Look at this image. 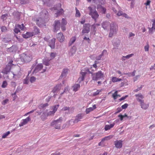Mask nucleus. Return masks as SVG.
Instances as JSON below:
<instances>
[{
	"instance_id": "1",
	"label": "nucleus",
	"mask_w": 155,
	"mask_h": 155,
	"mask_svg": "<svg viewBox=\"0 0 155 155\" xmlns=\"http://www.w3.org/2000/svg\"><path fill=\"white\" fill-rule=\"evenodd\" d=\"M87 73L92 74V79L94 81H97L104 77V73L102 71H99L96 73H93L89 71L88 68H86L82 69L80 73L81 76L78 79L79 83L84 80L85 75Z\"/></svg>"
},
{
	"instance_id": "2",
	"label": "nucleus",
	"mask_w": 155,
	"mask_h": 155,
	"mask_svg": "<svg viewBox=\"0 0 155 155\" xmlns=\"http://www.w3.org/2000/svg\"><path fill=\"white\" fill-rule=\"evenodd\" d=\"M20 59L22 61L28 62L32 59V53L30 52L23 53L21 54Z\"/></svg>"
},
{
	"instance_id": "3",
	"label": "nucleus",
	"mask_w": 155,
	"mask_h": 155,
	"mask_svg": "<svg viewBox=\"0 0 155 155\" xmlns=\"http://www.w3.org/2000/svg\"><path fill=\"white\" fill-rule=\"evenodd\" d=\"M88 8L90 10L89 15H91L93 18L96 20L98 18L99 15L95 10V8L93 9L91 7H89Z\"/></svg>"
},
{
	"instance_id": "4",
	"label": "nucleus",
	"mask_w": 155,
	"mask_h": 155,
	"mask_svg": "<svg viewBox=\"0 0 155 155\" xmlns=\"http://www.w3.org/2000/svg\"><path fill=\"white\" fill-rule=\"evenodd\" d=\"M117 26L114 23L112 22L110 25V32L109 34V37H111L114 34L116 33L117 30Z\"/></svg>"
},
{
	"instance_id": "5",
	"label": "nucleus",
	"mask_w": 155,
	"mask_h": 155,
	"mask_svg": "<svg viewBox=\"0 0 155 155\" xmlns=\"http://www.w3.org/2000/svg\"><path fill=\"white\" fill-rule=\"evenodd\" d=\"M62 121V117H60L57 120L52 121L51 123V125L54 126L56 129H59L61 128V123Z\"/></svg>"
},
{
	"instance_id": "6",
	"label": "nucleus",
	"mask_w": 155,
	"mask_h": 155,
	"mask_svg": "<svg viewBox=\"0 0 155 155\" xmlns=\"http://www.w3.org/2000/svg\"><path fill=\"white\" fill-rule=\"evenodd\" d=\"M24 28V26L23 24L21 25H16L15 29L14 30V32L18 34V32H20V29L21 30H23Z\"/></svg>"
},
{
	"instance_id": "7",
	"label": "nucleus",
	"mask_w": 155,
	"mask_h": 155,
	"mask_svg": "<svg viewBox=\"0 0 155 155\" xmlns=\"http://www.w3.org/2000/svg\"><path fill=\"white\" fill-rule=\"evenodd\" d=\"M90 25L89 24H85L83 27L82 31V33L83 34L87 33L90 31Z\"/></svg>"
},
{
	"instance_id": "8",
	"label": "nucleus",
	"mask_w": 155,
	"mask_h": 155,
	"mask_svg": "<svg viewBox=\"0 0 155 155\" xmlns=\"http://www.w3.org/2000/svg\"><path fill=\"white\" fill-rule=\"evenodd\" d=\"M60 22L59 20H56L54 21V31H56L59 30L60 28Z\"/></svg>"
},
{
	"instance_id": "9",
	"label": "nucleus",
	"mask_w": 155,
	"mask_h": 155,
	"mask_svg": "<svg viewBox=\"0 0 155 155\" xmlns=\"http://www.w3.org/2000/svg\"><path fill=\"white\" fill-rule=\"evenodd\" d=\"M115 147L117 148H120L123 145V141L121 140H117L114 142Z\"/></svg>"
},
{
	"instance_id": "10",
	"label": "nucleus",
	"mask_w": 155,
	"mask_h": 155,
	"mask_svg": "<svg viewBox=\"0 0 155 155\" xmlns=\"http://www.w3.org/2000/svg\"><path fill=\"white\" fill-rule=\"evenodd\" d=\"M135 96L136 97L137 101L140 103L144 101L143 99L144 98V97L141 94L139 93L136 94Z\"/></svg>"
},
{
	"instance_id": "11",
	"label": "nucleus",
	"mask_w": 155,
	"mask_h": 155,
	"mask_svg": "<svg viewBox=\"0 0 155 155\" xmlns=\"http://www.w3.org/2000/svg\"><path fill=\"white\" fill-rule=\"evenodd\" d=\"M59 104L55 105L52 107V111H50L48 113V115H53L56 111L57 110L58 108L59 107Z\"/></svg>"
},
{
	"instance_id": "12",
	"label": "nucleus",
	"mask_w": 155,
	"mask_h": 155,
	"mask_svg": "<svg viewBox=\"0 0 155 155\" xmlns=\"http://www.w3.org/2000/svg\"><path fill=\"white\" fill-rule=\"evenodd\" d=\"M57 39L61 42H63L64 40V37L62 33H58L57 36Z\"/></svg>"
},
{
	"instance_id": "13",
	"label": "nucleus",
	"mask_w": 155,
	"mask_h": 155,
	"mask_svg": "<svg viewBox=\"0 0 155 155\" xmlns=\"http://www.w3.org/2000/svg\"><path fill=\"white\" fill-rule=\"evenodd\" d=\"M30 120V118L29 117H28L25 119H23L22 122L19 124V126L22 127L27 124Z\"/></svg>"
},
{
	"instance_id": "14",
	"label": "nucleus",
	"mask_w": 155,
	"mask_h": 155,
	"mask_svg": "<svg viewBox=\"0 0 155 155\" xmlns=\"http://www.w3.org/2000/svg\"><path fill=\"white\" fill-rule=\"evenodd\" d=\"M55 39L53 38L49 42L48 45L52 49H54L55 48Z\"/></svg>"
},
{
	"instance_id": "15",
	"label": "nucleus",
	"mask_w": 155,
	"mask_h": 155,
	"mask_svg": "<svg viewBox=\"0 0 155 155\" xmlns=\"http://www.w3.org/2000/svg\"><path fill=\"white\" fill-rule=\"evenodd\" d=\"M83 116L82 114H79L75 117L74 120V122L77 123L79 121H81V119L82 118Z\"/></svg>"
},
{
	"instance_id": "16",
	"label": "nucleus",
	"mask_w": 155,
	"mask_h": 155,
	"mask_svg": "<svg viewBox=\"0 0 155 155\" xmlns=\"http://www.w3.org/2000/svg\"><path fill=\"white\" fill-rule=\"evenodd\" d=\"M141 108L143 109H147L149 107V104L144 103V101L140 103Z\"/></svg>"
},
{
	"instance_id": "17",
	"label": "nucleus",
	"mask_w": 155,
	"mask_h": 155,
	"mask_svg": "<svg viewBox=\"0 0 155 155\" xmlns=\"http://www.w3.org/2000/svg\"><path fill=\"white\" fill-rule=\"evenodd\" d=\"M115 123H113L112 124H110V125H106L104 127V129L105 131L110 130L111 128H112L115 125Z\"/></svg>"
},
{
	"instance_id": "18",
	"label": "nucleus",
	"mask_w": 155,
	"mask_h": 155,
	"mask_svg": "<svg viewBox=\"0 0 155 155\" xmlns=\"http://www.w3.org/2000/svg\"><path fill=\"white\" fill-rule=\"evenodd\" d=\"M17 47L15 45H13L11 47L8 48V51L10 52H15L17 50Z\"/></svg>"
},
{
	"instance_id": "19",
	"label": "nucleus",
	"mask_w": 155,
	"mask_h": 155,
	"mask_svg": "<svg viewBox=\"0 0 155 155\" xmlns=\"http://www.w3.org/2000/svg\"><path fill=\"white\" fill-rule=\"evenodd\" d=\"M33 35L32 33L28 32L25 34H23L22 36L24 38H28L32 37Z\"/></svg>"
},
{
	"instance_id": "20",
	"label": "nucleus",
	"mask_w": 155,
	"mask_h": 155,
	"mask_svg": "<svg viewBox=\"0 0 155 155\" xmlns=\"http://www.w3.org/2000/svg\"><path fill=\"white\" fill-rule=\"evenodd\" d=\"M62 85L61 84H58L57 85L54 87L52 90V92L54 93L56 91H59L61 88Z\"/></svg>"
},
{
	"instance_id": "21",
	"label": "nucleus",
	"mask_w": 155,
	"mask_h": 155,
	"mask_svg": "<svg viewBox=\"0 0 155 155\" xmlns=\"http://www.w3.org/2000/svg\"><path fill=\"white\" fill-rule=\"evenodd\" d=\"M73 88V91L75 92L77 91L80 87V85L79 84H75L72 87Z\"/></svg>"
},
{
	"instance_id": "22",
	"label": "nucleus",
	"mask_w": 155,
	"mask_h": 155,
	"mask_svg": "<svg viewBox=\"0 0 155 155\" xmlns=\"http://www.w3.org/2000/svg\"><path fill=\"white\" fill-rule=\"evenodd\" d=\"M43 68V66L42 64H39L36 67L35 71L36 72L39 71L41 70Z\"/></svg>"
},
{
	"instance_id": "23",
	"label": "nucleus",
	"mask_w": 155,
	"mask_h": 155,
	"mask_svg": "<svg viewBox=\"0 0 155 155\" xmlns=\"http://www.w3.org/2000/svg\"><path fill=\"white\" fill-rule=\"evenodd\" d=\"M68 69H64L63 70V71L60 77H65L68 74Z\"/></svg>"
},
{
	"instance_id": "24",
	"label": "nucleus",
	"mask_w": 155,
	"mask_h": 155,
	"mask_svg": "<svg viewBox=\"0 0 155 155\" xmlns=\"http://www.w3.org/2000/svg\"><path fill=\"white\" fill-rule=\"evenodd\" d=\"M97 9H99L100 11L104 14L106 11V9L105 8L102 7L101 5H98L97 6Z\"/></svg>"
},
{
	"instance_id": "25",
	"label": "nucleus",
	"mask_w": 155,
	"mask_h": 155,
	"mask_svg": "<svg viewBox=\"0 0 155 155\" xmlns=\"http://www.w3.org/2000/svg\"><path fill=\"white\" fill-rule=\"evenodd\" d=\"M111 81L112 82L115 83L121 81H122V79L121 78H117L115 77H113L111 78Z\"/></svg>"
},
{
	"instance_id": "26",
	"label": "nucleus",
	"mask_w": 155,
	"mask_h": 155,
	"mask_svg": "<svg viewBox=\"0 0 155 155\" xmlns=\"http://www.w3.org/2000/svg\"><path fill=\"white\" fill-rule=\"evenodd\" d=\"M113 137V136L112 135H110L107 136H106L102 139L101 142H103L105 140H110Z\"/></svg>"
},
{
	"instance_id": "27",
	"label": "nucleus",
	"mask_w": 155,
	"mask_h": 155,
	"mask_svg": "<svg viewBox=\"0 0 155 155\" xmlns=\"http://www.w3.org/2000/svg\"><path fill=\"white\" fill-rule=\"evenodd\" d=\"M76 38L75 36L72 37L70 39V41L69 42V44L70 45H71L76 40Z\"/></svg>"
},
{
	"instance_id": "28",
	"label": "nucleus",
	"mask_w": 155,
	"mask_h": 155,
	"mask_svg": "<svg viewBox=\"0 0 155 155\" xmlns=\"http://www.w3.org/2000/svg\"><path fill=\"white\" fill-rule=\"evenodd\" d=\"M110 25V23L107 21H105L102 23V27L104 29H105Z\"/></svg>"
},
{
	"instance_id": "29",
	"label": "nucleus",
	"mask_w": 155,
	"mask_h": 155,
	"mask_svg": "<svg viewBox=\"0 0 155 155\" xmlns=\"http://www.w3.org/2000/svg\"><path fill=\"white\" fill-rule=\"evenodd\" d=\"M117 15L118 16H123L125 18H127V15L126 14L123 13L121 11L118 12L117 13Z\"/></svg>"
},
{
	"instance_id": "30",
	"label": "nucleus",
	"mask_w": 155,
	"mask_h": 155,
	"mask_svg": "<svg viewBox=\"0 0 155 155\" xmlns=\"http://www.w3.org/2000/svg\"><path fill=\"white\" fill-rule=\"evenodd\" d=\"M74 123H76L74 122V120L73 121V120H71L67 122V125L68 126H72Z\"/></svg>"
},
{
	"instance_id": "31",
	"label": "nucleus",
	"mask_w": 155,
	"mask_h": 155,
	"mask_svg": "<svg viewBox=\"0 0 155 155\" xmlns=\"http://www.w3.org/2000/svg\"><path fill=\"white\" fill-rule=\"evenodd\" d=\"M11 68V67L7 65L6 68L4 69V73L7 74L10 71Z\"/></svg>"
},
{
	"instance_id": "32",
	"label": "nucleus",
	"mask_w": 155,
	"mask_h": 155,
	"mask_svg": "<svg viewBox=\"0 0 155 155\" xmlns=\"http://www.w3.org/2000/svg\"><path fill=\"white\" fill-rule=\"evenodd\" d=\"M56 53L51 52L50 54V60L53 59L56 57Z\"/></svg>"
},
{
	"instance_id": "33",
	"label": "nucleus",
	"mask_w": 155,
	"mask_h": 155,
	"mask_svg": "<svg viewBox=\"0 0 155 155\" xmlns=\"http://www.w3.org/2000/svg\"><path fill=\"white\" fill-rule=\"evenodd\" d=\"M103 90L102 89H101V90H97L96 92L94 93L92 95L93 96H95L97 95H98L99 94L100 92H101Z\"/></svg>"
},
{
	"instance_id": "34",
	"label": "nucleus",
	"mask_w": 155,
	"mask_h": 155,
	"mask_svg": "<svg viewBox=\"0 0 155 155\" xmlns=\"http://www.w3.org/2000/svg\"><path fill=\"white\" fill-rule=\"evenodd\" d=\"M112 97L115 100L117 98L118 95L117 94V91H116L112 95Z\"/></svg>"
},
{
	"instance_id": "35",
	"label": "nucleus",
	"mask_w": 155,
	"mask_h": 155,
	"mask_svg": "<svg viewBox=\"0 0 155 155\" xmlns=\"http://www.w3.org/2000/svg\"><path fill=\"white\" fill-rule=\"evenodd\" d=\"M105 52H107V51L105 50H103V51L102 52V53L101 55H100L99 56L97 57L96 58V59L98 60H101L102 57L103 55V53H104Z\"/></svg>"
},
{
	"instance_id": "36",
	"label": "nucleus",
	"mask_w": 155,
	"mask_h": 155,
	"mask_svg": "<svg viewBox=\"0 0 155 155\" xmlns=\"http://www.w3.org/2000/svg\"><path fill=\"white\" fill-rule=\"evenodd\" d=\"M75 10L76 11V13L75 14V16L77 17H79L81 16V14L79 11L77 9L76 7L75 8Z\"/></svg>"
},
{
	"instance_id": "37",
	"label": "nucleus",
	"mask_w": 155,
	"mask_h": 155,
	"mask_svg": "<svg viewBox=\"0 0 155 155\" xmlns=\"http://www.w3.org/2000/svg\"><path fill=\"white\" fill-rule=\"evenodd\" d=\"M93 108L91 107H90L88 108H87L86 109V112L87 114H88L90 112L93 111Z\"/></svg>"
},
{
	"instance_id": "38",
	"label": "nucleus",
	"mask_w": 155,
	"mask_h": 155,
	"mask_svg": "<svg viewBox=\"0 0 155 155\" xmlns=\"http://www.w3.org/2000/svg\"><path fill=\"white\" fill-rule=\"evenodd\" d=\"M67 23V22L65 19L63 18L62 19V22L61 25H66Z\"/></svg>"
},
{
	"instance_id": "39",
	"label": "nucleus",
	"mask_w": 155,
	"mask_h": 155,
	"mask_svg": "<svg viewBox=\"0 0 155 155\" xmlns=\"http://www.w3.org/2000/svg\"><path fill=\"white\" fill-rule=\"evenodd\" d=\"M8 15L7 14L4 15H3L1 17V18L4 21L5 20H6L7 18V17Z\"/></svg>"
},
{
	"instance_id": "40",
	"label": "nucleus",
	"mask_w": 155,
	"mask_h": 155,
	"mask_svg": "<svg viewBox=\"0 0 155 155\" xmlns=\"http://www.w3.org/2000/svg\"><path fill=\"white\" fill-rule=\"evenodd\" d=\"M10 134V132L9 131H8L6 133H4L2 136V138H5Z\"/></svg>"
},
{
	"instance_id": "41",
	"label": "nucleus",
	"mask_w": 155,
	"mask_h": 155,
	"mask_svg": "<svg viewBox=\"0 0 155 155\" xmlns=\"http://www.w3.org/2000/svg\"><path fill=\"white\" fill-rule=\"evenodd\" d=\"M7 85L8 84L7 81H4L2 83V88H5L7 87Z\"/></svg>"
},
{
	"instance_id": "42",
	"label": "nucleus",
	"mask_w": 155,
	"mask_h": 155,
	"mask_svg": "<svg viewBox=\"0 0 155 155\" xmlns=\"http://www.w3.org/2000/svg\"><path fill=\"white\" fill-rule=\"evenodd\" d=\"M13 62V61L12 60H10L7 66L11 67L14 65V64H12Z\"/></svg>"
},
{
	"instance_id": "43",
	"label": "nucleus",
	"mask_w": 155,
	"mask_h": 155,
	"mask_svg": "<svg viewBox=\"0 0 155 155\" xmlns=\"http://www.w3.org/2000/svg\"><path fill=\"white\" fill-rule=\"evenodd\" d=\"M48 105V104L46 103L45 104H41L40 105V106L42 108H44Z\"/></svg>"
},
{
	"instance_id": "44",
	"label": "nucleus",
	"mask_w": 155,
	"mask_h": 155,
	"mask_svg": "<svg viewBox=\"0 0 155 155\" xmlns=\"http://www.w3.org/2000/svg\"><path fill=\"white\" fill-rule=\"evenodd\" d=\"M133 54H128L125 56H123V58H129L132 57L134 55Z\"/></svg>"
},
{
	"instance_id": "45",
	"label": "nucleus",
	"mask_w": 155,
	"mask_h": 155,
	"mask_svg": "<svg viewBox=\"0 0 155 155\" xmlns=\"http://www.w3.org/2000/svg\"><path fill=\"white\" fill-rule=\"evenodd\" d=\"M49 61H47L46 60H45L44 61L43 63V64L46 66H48L49 65V61Z\"/></svg>"
},
{
	"instance_id": "46",
	"label": "nucleus",
	"mask_w": 155,
	"mask_h": 155,
	"mask_svg": "<svg viewBox=\"0 0 155 155\" xmlns=\"http://www.w3.org/2000/svg\"><path fill=\"white\" fill-rule=\"evenodd\" d=\"M94 63V64L92 66L93 67L95 68V70H92L93 71H95L97 70V61H95Z\"/></svg>"
},
{
	"instance_id": "47",
	"label": "nucleus",
	"mask_w": 155,
	"mask_h": 155,
	"mask_svg": "<svg viewBox=\"0 0 155 155\" xmlns=\"http://www.w3.org/2000/svg\"><path fill=\"white\" fill-rule=\"evenodd\" d=\"M1 31L2 32H5L7 30V28L6 27L3 26L1 28Z\"/></svg>"
},
{
	"instance_id": "48",
	"label": "nucleus",
	"mask_w": 155,
	"mask_h": 155,
	"mask_svg": "<svg viewBox=\"0 0 155 155\" xmlns=\"http://www.w3.org/2000/svg\"><path fill=\"white\" fill-rule=\"evenodd\" d=\"M152 21L153 22L152 24V28H153V30H155V19L152 20Z\"/></svg>"
},
{
	"instance_id": "49",
	"label": "nucleus",
	"mask_w": 155,
	"mask_h": 155,
	"mask_svg": "<svg viewBox=\"0 0 155 155\" xmlns=\"http://www.w3.org/2000/svg\"><path fill=\"white\" fill-rule=\"evenodd\" d=\"M128 106V104H125L121 106V107L122 109H126Z\"/></svg>"
},
{
	"instance_id": "50",
	"label": "nucleus",
	"mask_w": 155,
	"mask_h": 155,
	"mask_svg": "<svg viewBox=\"0 0 155 155\" xmlns=\"http://www.w3.org/2000/svg\"><path fill=\"white\" fill-rule=\"evenodd\" d=\"M149 45H147L144 46V50L145 51H149Z\"/></svg>"
},
{
	"instance_id": "51",
	"label": "nucleus",
	"mask_w": 155,
	"mask_h": 155,
	"mask_svg": "<svg viewBox=\"0 0 155 155\" xmlns=\"http://www.w3.org/2000/svg\"><path fill=\"white\" fill-rule=\"evenodd\" d=\"M36 80L35 78L34 77H31L30 78V81L31 83L35 82Z\"/></svg>"
},
{
	"instance_id": "52",
	"label": "nucleus",
	"mask_w": 155,
	"mask_h": 155,
	"mask_svg": "<svg viewBox=\"0 0 155 155\" xmlns=\"http://www.w3.org/2000/svg\"><path fill=\"white\" fill-rule=\"evenodd\" d=\"M69 109H70V107H64L62 109V110H63V111H66V110H69Z\"/></svg>"
},
{
	"instance_id": "53",
	"label": "nucleus",
	"mask_w": 155,
	"mask_h": 155,
	"mask_svg": "<svg viewBox=\"0 0 155 155\" xmlns=\"http://www.w3.org/2000/svg\"><path fill=\"white\" fill-rule=\"evenodd\" d=\"M66 25H61V28L62 30L63 31H64L66 30Z\"/></svg>"
},
{
	"instance_id": "54",
	"label": "nucleus",
	"mask_w": 155,
	"mask_h": 155,
	"mask_svg": "<svg viewBox=\"0 0 155 155\" xmlns=\"http://www.w3.org/2000/svg\"><path fill=\"white\" fill-rule=\"evenodd\" d=\"M128 97L127 95H126L124 97H123L120 98L119 100L120 101H121L124 100L127 97Z\"/></svg>"
},
{
	"instance_id": "55",
	"label": "nucleus",
	"mask_w": 155,
	"mask_h": 155,
	"mask_svg": "<svg viewBox=\"0 0 155 155\" xmlns=\"http://www.w3.org/2000/svg\"><path fill=\"white\" fill-rule=\"evenodd\" d=\"M64 12V11H63V10L62 9H61L60 11L58 12L57 13V14L58 15H60L61 14H62Z\"/></svg>"
},
{
	"instance_id": "56",
	"label": "nucleus",
	"mask_w": 155,
	"mask_h": 155,
	"mask_svg": "<svg viewBox=\"0 0 155 155\" xmlns=\"http://www.w3.org/2000/svg\"><path fill=\"white\" fill-rule=\"evenodd\" d=\"M8 101V99H5L3 101L2 104L3 105H5Z\"/></svg>"
},
{
	"instance_id": "57",
	"label": "nucleus",
	"mask_w": 155,
	"mask_h": 155,
	"mask_svg": "<svg viewBox=\"0 0 155 155\" xmlns=\"http://www.w3.org/2000/svg\"><path fill=\"white\" fill-rule=\"evenodd\" d=\"M84 40H86L89 43L90 42V38H87L86 37H85L84 38Z\"/></svg>"
},
{
	"instance_id": "58",
	"label": "nucleus",
	"mask_w": 155,
	"mask_h": 155,
	"mask_svg": "<svg viewBox=\"0 0 155 155\" xmlns=\"http://www.w3.org/2000/svg\"><path fill=\"white\" fill-rule=\"evenodd\" d=\"M135 70H134L132 72L129 73V74H131V76H135Z\"/></svg>"
},
{
	"instance_id": "59",
	"label": "nucleus",
	"mask_w": 155,
	"mask_h": 155,
	"mask_svg": "<svg viewBox=\"0 0 155 155\" xmlns=\"http://www.w3.org/2000/svg\"><path fill=\"white\" fill-rule=\"evenodd\" d=\"M122 109H121V108L120 107H118V108H117V113H118L120 112L121 111H122Z\"/></svg>"
},
{
	"instance_id": "60",
	"label": "nucleus",
	"mask_w": 155,
	"mask_h": 155,
	"mask_svg": "<svg viewBox=\"0 0 155 155\" xmlns=\"http://www.w3.org/2000/svg\"><path fill=\"white\" fill-rule=\"evenodd\" d=\"M85 21V18H82V19L81 21V24H84Z\"/></svg>"
},
{
	"instance_id": "61",
	"label": "nucleus",
	"mask_w": 155,
	"mask_h": 155,
	"mask_svg": "<svg viewBox=\"0 0 155 155\" xmlns=\"http://www.w3.org/2000/svg\"><path fill=\"white\" fill-rule=\"evenodd\" d=\"M153 28H152V27L151 28H149V33H152L153 32Z\"/></svg>"
},
{
	"instance_id": "62",
	"label": "nucleus",
	"mask_w": 155,
	"mask_h": 155,
	"mask_svg": "<svg viewBox=\"0 0 155 155\" xmlns=\"http://www.w3.org/2000/svg\"><path fill=\"white\" fill-rule=\"evenodd\" d=\"M118 117H120V119L121 120H123L124 117L123 115H118Z\"/></svg>"
},
{
	"instance_id": "63",
	"label": "nucleus",
	"mask_w": 155,
	"mask_h": 155,
	"mask_svg": "<svg viewBox=\"0 0 155 155\" xmlns=\"http://www.w3.org/2000/svg\"><path fill=\"white\" fill-rule=\"evenodd\" d=\"M150 1L149 0H147L145 4L147 5H149L150 3Z\"/></svg>"
},
{
	"instance_id": "64",
	"label": "nucleus",
	"mask_w": 155,
	"mask_h": 155,
	"mask_svg": "<svg viewBox=\"0 0 155 155\" xmlns=\"http://www.w3.org/2000/svg\"><path fill=\"white\" fill-rule=\"evenodd\" d=\"M60 153L59 152H55L54 153H52L51 155H60Z\"/></svg>"
}]
</instances>
